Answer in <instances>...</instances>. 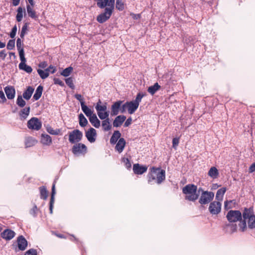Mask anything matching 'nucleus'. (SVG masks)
Wrapping results in <instances>:
<instances>
[{
    "label": "nucleus",
    "instance_id": "a211bd4d",
    "mask_svg": "<svg viewBox=\"0 0 255 255\" xmlns=\"http://www.w3.org/2000/svg\"><path fill=\"white\" fill-rule=\"evenodd\" d=\"M34 6L27 5H26V10L28 15L31 17V18L34 20H37L38 18V16L36 14V11L33 9Z\"/></svg>",
    "mask_w": 255,
    "mask_h": 255
},
{
    "label": "nucleus",
    "instance_id": "473e14b6",
    "mask_svg": "<svg viewBox=\"0 0 255 255\" xmlns=\"http://www.w3.org/2000/svg\"><path fill=\"white\" fill-rule=\"evenodd\" d=\"M79 125L82 127H85L88 123L87 120L82 113L79 115Z\"/></svg>",
    "mask_w": 255,
    "mask_h": 255
},
{
    "label": "nucleus",
    "instance_id": "a18cd8bd",
    "mask_svg": "<svg viewBox=\"0 0 255 255\" xmlns=\"http://www.w3.org/2000/svg\"><path fill=\"white\" fill-rule=\"evenodd\" d=\"M47 131L53 135H58L60 133V130L59 129H53L51 127L47 128Z\"/></svg>",
    "mask_w": 255,
    "mask_h": 255
},
{
    "label": "nucleus",
    "instance_id": "69168bd1",
    "mask_svg": "<svg viewBox=\"0 0 255 255\" xmlns=\"http://www.w3.org/2000/svg\"><path fill=\"white\" fill-rule=\"evenodd\" d=\"M131 15H132V18L134 19H138L140 18V14H134V13H131Z\"/></svg>",
    "mask_w": 255,
    "mask_h": 255
},
{
    "label": "nucleus",
    "instance_id": "f704fd0d",
    "mask_svg": "<svg viewBox=\"0 0 255 255\" xmlns=\"http://www.w3.org/2000/svg\"><path fill=\"white\" fill-rule=\"evenodd\" d=\"M126 4L123 0H117L116 2V8L120 10L123 11L125 7Z\"/></svg>",
    "mask_w": 255,
    "mask_h": 255
},
{
    "label": "nucleus",
    "instance_id": "f03ea898",
    "mask_svg": "<svg viewBox=\"0 0 255 255\" xmlns=\"http://www.w3.org/2000/svg\"><path fill=\"white\" fill-rule=\"evenodd\" d=\"M182 192L186 194L185 199L192 201L196 200L199 196L197 193V187L194 184H188L183 187Z\"/></svg>",
    "mask_w": 255,
    "mask_h": 255
},
{
    "label": "nucleus",
    "instance_id": "a878e982",
    "mask_svg": "<svg viewBox=\"0 0 255 255\" xmlns=\"http://www.w3.org/2000/svg\"><path fill=\"white\" fill-rule=\"evenodd\" d=\"M30 113V107H26L23 109L19 113L21 120H25Z\"/></svg>",
    "mask_w": 255,
    "mask_h": 255
},
{
    "label": "nucleus",
    "instance_id": "79ce46f5",
    "mask_svg": "<svg viewBox=\"0 0 255 255\" xmlns=\"http://www.w3.org/2000/svg\"><path fill=\"white\" fill-rule=\"evenodd\" d=\"M72 71L73 68L72 67H69L63 70L61 73V74L64 77H67L70 75Z\"/></svg>",
    "mask_w": 255,
    "mask_h": 255
},
{
    "label": "nucleus",
    "instance_id": "4468645a",
    "mask_svg": "<svg viewBox=\"0 0 255 255\" xmlns=\"http://www.w3.org/2000/svg\"><path fill=\"white\" fill-rule=\"evenodd\" d=\"M18 248L20 251H24L27 246V242L22 236H19L17 239Z\"/></svg>",
    "mask_w": 255,
    "mask_h": 255
},
{
    "label": "nucleus",
    "instance_id": "72a5a7b5",
    "mask_svg": "<svg viewBox=\"0 0 255 255\" xmlns=\"http://www.w3.org/2000/svg\"><path fill=\"white\" fill-rule=\"evenodd\" d=\"M18 67L19 69L22 70L28 73H30L32 71V68L30 66L26 65V63L23 64H19Z\"/></svg>",
    "mask_w": 255,
    "mask_h": 255
},
{
    "label": "nucleus",
    "instance_id": "9b49d317",
    "mask_svg": "<svg viewBox=\"0 0 255 255\" xmlns=\"http://www.w3.org/2000/svg\"><path fill=\"white\" fill-rule=\"evenodd\" d=\"M138 106L133 101L127 102L122 108V113H124L127 109L129 114H133L138 108Z\"/></svg>",
    "mask_w": 255,
    "mask_h": 255
},
{
    "label": "nucleus",
    "instance_id": "603ef678",
    "mask_svg": "<svg viewBox=\"0 0 255 255\" xmlns=\"http://www.w3.org/2000/svg\"><path fill=\"white\" fill-rule=\"evenodd\" d=\"M45 70L48 72L49 73V72H51V73L53 74L56 71V67L52 65H50L48 68L46 69Z\"/></svg>",
    "mask_w": 255,
    "mask_h": 255
},
{
    "label": "nucleus",
    "instance_id": "774afa93",
    "mask_svg": "<svg viewBox=\"0 0 255 255\" xmlns=\"http://www.w3.org/2000/svg\"><path fill=\"white\" fill-rule=\"evenodd\" d=\"M20 57V63L19 64H25V62H26V59L24 57V56H19Z\"/></svg>",
    "mask_w": 255,
    "mask_h": 255
},
{
    "label": "nucleus",
    "instance_id": "f3484780",
    "mask_svg": "<svg viewBox=\"0 0 255 255\" xmlns=\"http://www.w3.org/2000/svg\"><path fill=\"white\" fill-rule=\"evenodd\" d=\"M15 234L13 231L10 229H6L1 233V237L6 240H10L14 237Z\"/></svg>",
    "mask_w": 255,
    "mask_h": 255
},
{
    "label": "nucleus",
    "instance_id": "c03bdc74",
    "mask_svg": "<svg viewBox=\"0 0 255 255\" xmlns=\"http://www.w3.org/2000/svg\"><path fill=\"white\" fill-rule=\"evenodd\" d=\"M55 183L53 184L52 187V192H51V199L50 201V205H53L54 202V195L55 194Z\"/></svg>",
    "mask_w": 255,
    "mask_h": 255
},
{
    "label": "nucleus",
    "instance_id": "e433bc0d",
    "mask_svg": "<svg viewBox=\"0 0 255 255\" xmlns=\"http://www.w3.org/2000/svg\"><path fill=\"white\" fill-rule=\"evenodd\" d=\"M95 1H96L97 6L101 8H103L107 6V3L108 2H110V0H94Z\"/></svg>",
    "mask_w": 255,
    "mask_h": 255
},
{
    "label": "nucleus",
    "instance_id": "ea45409f",
    "mask_svg": "<svg viewBox=\"0 0 255 255\" xmlns=\"http://www.w3.org/2000/svg\"><path fill=\"white\" fill-rule=\"evenodd\" d=\"M41 198L44 200L46 199L48 196V191L44 187H40Z\"/></svg>",
    "mask_w": 255,
    "mask_h": 255
},
{
    "label": "nucleus",
    "instance_id": "f8f14e48",
    "mask_svg": "<svg viewBox=\"0 0 255 255\" xmlns=\"http://www.w3.org/2000/svg\"><path fill=\"white\" fill-rule=\"evenodd\" d=\"M41 127L42 123L37 118H32L27 122V127L31 129L38 130Z\"/></svg>",
    "mask_w": 255,
    "mask_h": 255
},
{
    "label": "nucleus",
    "instance_id": "9d476101",
    "mask_svg": "<svg viewBox=\"0 0 255 255\" xmlns=\"http://www.w3.org/2000/svg\"><path fill=\"white\" fill-rule=\"evenodd\" d=\"M87 150V146L84 144L78 142L75 144L72 148V151L75 155L85 154Z\"/></svg>",
    "mask_w": 255,
    "mask_h": 255
},
{
    "label": "nucleus",
    "instance_id": "052dcab7",
    "mask_svg": "<svg viewBox=\"0 0 255 255\" xmlns=\"http://www.w3.org/2000/svg\"><path fill=\"white\" fill-rule=\"evenodd\" d=\"M6 53L5 50H3L0 52V58L4 60L6 56Z\"/></svg>",
    "mask_w": 255,
    "mask_h": 255
},
{
    "label": "nucleus",
    "instance_id": "b1692460",
    "mask_svg": "<svg viewBox=\"0 0 255 255\" xmlns=\"http://www.w3.org/2000/svg\"><path fill=\"white\" fill-rule=\"evenodd\" d=\"M34 91V88L31 86H29L27 87V89L24 92L23 94V98L28 100H29Z\"/></svg>",
    "mask_w": 255,
    "mask_h": 255
},
{
    "label": "nucleus",
    "instance_id": "09e8293b",
    "mask_svg": "<svg viewBox=\"0 0 255 255\" xmlns=\"http://www.w3.org/2000/svg\"><path fill=\"white\" fill-rule=\"evenodd\" d=\"M234 200L226 201L224 203V208L226 210H228L233 208V206L231 204Z\"/></svg>",
    "mask_w": 255,
    "mask_h": 255
},
{
    "label": "nucleus",
    "instance_id": "393cba45",
    "mask_svg": "<svg viewBox=\"0 0 255 255\" xmlns=\"http://www.w3.org/2000/svg\"><path fill=\"white\" fill-rule=\"evenodd\" d=\"M41 142L45 145H49L52 143V139L50 135L45 134L41 135Z\"/></svg>",
    "mask_w": 255,
    "mask_h": 255
},
{
    "label": "nucleus",
    "instance_id": "680f3d73",
    "mask_svg": "<svg viewBox=\"0 0 255 255\" xmlns=\"http://www.w3.org/2000/svg\"><path fill=\"white\" fill-rule=\"evenodd\" d=\"M47 62L45 61H43L39 64L38 66L41 68H45L47 67Z\"/></svg>",
    "mask_w": 255,
    "mask_h": 255
},
{
    "label": "nucleus",
    "instance_id": "7c9ffc66",
    "mask_svg": "<svg viewBox=\"0 0 255 255\" xmlns=\"http://www.w3.org/2000/svg\"><path fill=\"white\" fill-rule=\"evenodd\" d=\"M121 134L119 130L115 131L110 139L111 144H115L119 138H120Z\"/></svg>",
    "mask_w": 255,
    "mask_h": 255
},
{
    "label": "nucleus",
    "instance_id": "bb28decb",
    "mask_svg": "<svg viewBox=\"0 0 255 255\" xmlns=\"http://www.w3.org/2000/svg\"><path fill=\"white\" fill-rule=\"evenodd\" d=\"M226 191V188L225 187L219 189L216 195V199L218 201H221L223 200L224 195Z\"/></svg>",
    "mask_w": 255,
    "mask_h": 255
},
{
    "label": "nucleus",
    "instance_id": "4d7b16f0",
    "mask_svg": "<svg viewBox=\"0 0 255 255\" xmlns=\"http://www.w3.org/2000/svg\"><path fill=\"white\" fill-rule=\"evenodd\" d=\"M123 161L127 168H129L131 167V163L128 158H123Z\"/></svg>",
    "mask_w": 255,
    "mask_h": 255
},
{
    "label": "nucleus",
    "instance_id": "f257e3e1",
    "mask_svg": "<svg viewBox=\"0 0 255 255\" xmlns=\"http://www.w3.org/2000/svg\"><path fill=\"white\" fill-rule=\"evenodd\" d=\"M244 220L239 224L240 230L244 232L247 229V223H248V227L251 229L255 228V215L253 214V210L252 208H245L243 213Z\"/></svg>",
    "mask_w": 255,
    "mask_h": 255
},
{
    "label": "nucleus",
    "instance_id": "5fc2aeb1",
    "mask_svg": "<svg viewBox=\"0 0 255 255\" xmlns=\"http://www.w3.org/2000/svg\"><path fill=\"white\" fill-rule=\"evenodd\" d=\"M75 98L77 100H78L80 102V103L81 104L82 103H85L84 102V99L82 97V95H80V94H75V96H74Z\"/></svg>",
    "mask_w": 255,
    "mask_h": 255
},
{
    "label": "nucleus",
    "instance_id": "13d9d810",
    "mask_svg": "<svg viewBox=\"0 0 255 255\" xmlns=\"http://www.w3.org/2000/svg\"><path fill=\"white\" fill-rule=\"evenodd\" d=\"M54 84H58L60 86H63L64 84L63 81H62L60 79L58 78H54Z\"/></svg>",
    "mask_w": 255,
    "mask_h": 255
},
{
    "label": "nucleus",
    "instance_id": "37998d69",
    "mask_svg": "<svg viewBox=\"0 0 255 255\" xmlns=\"http://www.w3.org/2000/svg\"><path fill=\"white\" fill-rule=\"evenodd\" d=\"M17 105L20 107H23L26 104L25 101L22 99L21 96H18L17 100H16Z\"/></svg>",
    "mask_w": 255,
    "mask_h": 255
},
{
    "label": "nucleus",
    "instance_id": "a19ab883",
    "mask_svg": "<svg viewBox=\"0 0 255 255\" xmlns=\"http://www.w3.org/2000/svg\"><path fill=\"white\" fill-rule=\"evenodd\" d=\"M37 73L40 76V78L42 79H46L49 76V73L47 71L42 70L41 69H38Z\"/></svg>",
    "mask_w": 255,
    "mask_h": 255
},
{
    "label": "nucleus",
    "instance_id": "412c9836",
    "mask_svg": "<svg viewBox=\"0 0 255 255\" xmlns=\"http://www.w3.org/2000/svg\"><path fill=\"white\" fill-rule=\"evenodd\" d=\"M126 141L123 138H121L119 140L118 143L116 145V149L118 151L119 153H121L125 146Z\"/></svg>",
    "mask_w": 255,
    "mask_h": 255
},
{
    "label": "nucleus",
    "instance_id": "c756f323",
    "mask_svg": "<svg viewBox=\"0 0 255 255\" xmlns=\"http://www.w3.org/2000/svg\"><path fill=\"white\" fill-rule=\"evenodd\" d=\"M81 109L84 114L89 118L93 115V111L85 105V103H81Z\"/></svg>",
    "mask_w": 255,
    "mask_h": 255
},
{
    "label": "nucleus",
    "instance_id": "3c124183",
    "mask_svg": "<svg viewBox=\"0 0 255 255\" xmlns=\"http://www.w3.org/2000/svg\"><path fill=\"white\" fill-rule=\"evenodd\" d=\"M179 142V138H174L172 140V146L174 148L176 149V146L178 145Z\"/></svg>",
    "mask_w": 255,
    "mask_h": 255
},
{
    "label": "nucleus",
    "instance_id": "c9c22d12",
    "mask_svg": "<svg viewBox=\"0 0 255 255\" xmlns=\"http://www.w3.org/2000/svg\"><path fill=\"white\" fill-rule=\"evenodd\" d=\"M23 10L24 9L21 6L18 7L17 9L16 18L18 22L21 21L22 19Z\"/></svg>",
    "mask_w": 255,
    "mask_h": 255
},
{
    "label": "nucleus",
    "instance_id": "0e129e2a",
    "mask_svg": "<svg viewBox=\"0 0 255 255\" xmlns=\"http://www.w3.org/2000/svg\"><path fill=\"white\" fill-rule=\"evenodd\" d=\"M131 123V118H129L127 120L125 123V127H128L129 125H130Z\"/></svg>",
    "mask_w": 255,
    "mask_h": 255
},
{
    "label": "nucleus",
    "instance_id": "7ed1b4c3",
    "mask_svg": "<svg viewBox=\"0 0 255 255\" xmlns=\"http://www.w3.org/2000/svg\"><path fill=\"white\" fill-rule=\"evenodd\" d=\"M151 174L149 177L148 182L156 180L158 184L161 183L165 178V171L160 168L152 167L151 169Z\"/></svg>",
    "mask_w": 255,
    "mask_h": 255
},
{
    "label": "nucleus",
    "instance_id": "5701e85b",
    "mask_svg": "<svg viewBox=\"0 0 255 255\" xmlns=\"http://www.w3.org/2000/svg\"><path fill=\"white\" fill-rule=\"evenodd\" d=\"M103 121L102 122V126L103 129L104 131H109L112 128V125L110 123V119L109 118L105 119V120H103Z\"/></svg>",
    "mask_w": 255,
    "mask_h": 255
},
{
    "label": "nucleus",
    "instance_id": "338daca9",
    "mask_svg": "<svg viewBox=\"0 0 255 255\" xmlns=\"http://www.w3.org/2000/svg\"><path fill=\"white\" fill-rule=\"evenodd\" d=\"M20 57V63L19 64H25V62H26V59L24 57V56H19Z\"/></svg>",
    "mask_w": 255,
    "mask_h": 255
},
{
    "label": "nucleus",
    "instance_id": "e2e57ef3",
    "mask_svg": "<svg viewBox=\"0 0 255 255\" xmlns=\"http://www.w3.org/2000/svg\"><path fill=\"white\" fill-rule=\"evenodd\" d=\"M255 171V162L253 163L249 167V172L252 173Z\"/></svg>",
    "mask_w": 255,
    "mask_h": 255
},
{
    "label": "nucleus",
    "instance_id": "6e6d98bb",
    "mask_svg": "<svg viewBox=\"0 0 255 255\" xmlns=\"http://www.w3.org/2000/svg\"><path fill=\"white\" fill-rule=\"evenodd\" d=\"M37 211V208L36 205H34V206L30 210V214L33 216H35L36 215Z\"/></svg>",
    "mask_w": 255,
    "mask_h": 255
},
{
    "label": "nucleus",
    "instance_id": "ddd939ff",
    "mask_svg": "<svg viewBox=\"0 0 255 255\" xmlns=\"http://www.w3.org/2000/svg\"><path fill=\"white\" fill-rule=\"evenodd\" d=\"M96 135V130L93 128H91L85 133L86 137L88 140L91 143H93L95 141Z\"/></svg>",
    "mask_w": 255,
    "mask_h": 255
},
{
    "label": "nucleus",
    "instance_id": "bf43d9fd",
    "mask_svg": "<svg viewBox=\"0 0 255 255\" xmlns=\"http://www.w3.org/2000/svg\"><path fill=\"white\" fill-rule=\"evenodd\" d=\"M22 45V41H21L20 38H18L16 41V46H17V50H19L20 49H23L22 48H21Z\"/></svg>",
    "mask_w": 255,
    "mask_h": 255
},
{
    "label": "nucleus",
    "instance_id": "2eb2a0df",
    "mask_svg": "<svg viewBox=\"0 0 255 255\" xmlns=\"http://www.w3.org/2000/svg\"><path fill=\"white\" fill-rule=\"evenodd\" d=\"M4 92L6 95L7 99L12 100L15 97V89L13 86H6L4 89Z\"/></svg>",
    "mask_w": 255,
    "mask_h": 255
},
{
    "label": "nucleus",
    "instance_id": "4c0bfd02",
    "mask_svg": "<svg viewBox=\"0 0 255 255\" xmlns=\"http://www.w3.org/2000/svg\"><path fill=\"white\" fill-rule=\"evenodd\" d=\"M145 95V93L139 92L137 94L135 99L132 101L139 106V103L141 102L142 98Z\"/></svg>",
    "mask_w": 255,
    "mask_h": 255
},
{
    "label": "nucleus",
    "instance_id": "423d86ee",
    "mask_svg": "<svg viewBox=\"0 0 255 255\" xmlns=\"http://www.w3.org/2000/svg\"><path fill=\"white\" fill-rule=\"evenodd\" d=\"M83 137V133L79 129H74L69 133V141L71 143L79 142Z\"/></svg>",
    "mask_w": 255,
    "mask_h": 255
},
{
    "label": "nucleus",
    "instance_id": "8fccbe9b",
    "mask_svg": "<svg viewBox=\"0 0 255 255\" xmlns=\"http://www.w3.org/2000/svg\"><path fill=\"white\" fill-rule=\"evenodd\" d=\"M25 255H37V251L33 249H30L26 252Z\"/></svg>",
    "mask_w": 255,
    "mask_h": 255
},
{
    "label": "nucleus",
    "instance_id": "aec40b11",
    "mask_svg": "<svg viewBox=\"0 0 255 255\" xmlns=\"http://www.w3.org/2000/svg\"><path fill=\"white\" fill-rule=\"evenodd\" d=\"M126 117L125 116H119L116 118L113 122L114 127H120L126 120Z\"/></svg>",
    "mask_w": 255,
    "mask_h": 255
},
{
    "label": "nucleus",
    "instance_id": "6ab92c4d",
    "mask_svg": "<svg viewBox=\"0 0 255 255\" xmlns=\"http://www.w3.org/2000/svg\"><path fill=\"white\" fill-rule=\"evenodd\" d=\"M122 103V102L121 101H117L115 102L112 106L111 108V115L112 116H116L119 113L120 108Z\"/></svg>",
    "mask_w": 255,
    "mask_h": 255
},
{
    "label": "nucleus",
    "instance_id": "6e6552de",
    "mask_svg": "<svg viewBox=\"0 0 255 255\" xmlns=\"http://www.w3.org/2000/svg\"><path fill=\"white\" fill-rule=\"evenodd\" d=\"M222 204L221 201H214L210 203L208 209L213 215H218L221 211Z\"/></svg>",
    "mask_w": 255,
    "mask_h": 255
},
{
    "label": "nucleus",
    "instance_id": "49530a36",
    "mask_svg": "<svg viewBox=\"0 0 255 255\" xmlns=\"http://www.w3.org/2000/svg\"><path fill=\"white\" fill-rule=\"evenodd\" d=\"M66 84L71 89H73L75 87L73 84V81L71 77L65 79Z\"/></svg>",
    "mask_w": 255,
    "mask_h": 255
},
{
    "label": "nucleus",
    "instance_id": "cd10ccee",
    "mask_svg": "<svg viewBox=\"0 0 255 255\" xmlns=\"http://www.w3.org/2000/svg\"><path fill=\"white\" fill-rule=\"evenodd\" d=\"M160 88V86L158 83H155L153 86H150L147 89V91L151 95H154Z\"/></svg>",
    "mask_w": 255,
    "mask_h": 255
},
{
    "label": "nucleus",
    "instance_id": "39448f33",
    "mask_svg": "<svg viewBox=\"0 0 255 255\" xmlns=\"http://www.w3.org/2000/svg\"><path fill=\"white\" fill-rule=\"evenodd\" d=\"M101 103V101L99 100L97 103L95 109L99 118L101 120H105L109 118V113L107 111V106L106 105H102Z\"/></svg>",
    "mask_w": 255,
    "mask_h": 255
},
{
    "label": "nucleus",
    "instance_id": "864d4df0",
    "mask_svg": "<svg viewBox=\"0 0 255 255\" xmlns=\"http://www.w3.org/2000/svg\"><path fill=\"white\" fill-rule=\"evenodd\" d=\"M6 101L4 93L0 91V102L4 103Z\"/></svg>",
    "mask_w": 255,
    "mask_h": 255
},
{
    "label": "nucleus",
    "instance_id": "c85d7f7f",
    "mask_svg": "<svg viewBox=\"0 0 255 255\" xmlns=\"http://www.w3.org/2000/svg\"><path fill=\"white\" fill-rule=\"evenodd\" d=\"M208 174L213 179H215L217 178L219 175V171L216 167H212L209 170Z\"/></svg>",
    "mask_w": 255,
    "mask_h": 255
},
{
    "label": "nucleus",
    "instance_id": "20e7f679",
    "mask_svg": "<svg viewBox=\"0 0 255 255\" xmlns=\"http://www.w3.org/2000/svg\"><path fill=\"white\" fill-rule=\"evenodd\" d=\"M114 4H111L110 2L107 3L108 7L105 9L104 12L101 13L97 17V20L99 22L103 23L110 18L114 9Z\"/></svg>",
    "mask_w": 255,
    "mask_h": 255
},
{
    "label": "nucleus",
    "instance_id": "de8ad7c7",
    "mask_svg": "<svg viewBox=\"0 0 255 255\" xmlns=\"http://www.w3.org/2000/svg\"><path fill=\"white\" fill-rule=\"evenodd\" d=\"M15 46V40L11 39L9 40L7 44L6 47L8 50H12L14 48Z\"/></svg>",
    "mask_w": 255,
    "mask_h": 255
},
{
    "label": "nucleus",
    "instance_id": "58836bf2",
    "mask_svg": "<svg viewBox=\"0 0 255 255\" xmlns=\"http://www.w3.org/2000/svg\"><path fill=\"white\" fill-rule=\"evenodd\" d=\"M37 143V141L33 138L28 137L25 141V145L26 147H30L35 145Z\"/></svg>",
    "mask_w": 255,
    "mask_h": 255
},
{
    "label": "nucleus",
    "instance_id": "0eeeda50",
    "mask_svg": "<svg viewBox=\"0 0 255 255\" xmlns=\"http://www.w3.org/2000/svg\"><path fill=\"white\" fill-rule=\"evenodd\" d=\"M226 217L229 222H236L242 220V214L238 210H230L228 212Z\"/></svg>",
    "mask_w": 255,
    "mask_h": 255
},
{
    "label": "nucleus",
    "instance_id": "2f4dec72",
    "mask_svg": "<svg viewBox=\"0 0 255 255\" xmlns=\"http://www.w3.org/2000/svg\"><path fill=\"white\" fill-rule=\"evenodd\" d=\"M42 91L43 87L41 85L38 86L33 95V99L36 101L39 100L42 95Z\"/></svg>",
    "mask_w": 255,
    "mask_h": 255
},
{
    "label": "nucleus",
    "instance_id": "1a4fd4ad",
    "mask_svg": "<svg viewBox=\"0 0 255 255\" xmlns=\"http://www.w3.org/2000/svg\"><path fill=\"white\" fill-rule=\"evenodd\" d=\"M214 197V193L212 192L203 191L201 194L199 202L201 204L205 205L209 203Z\"/></svg>",
    "mask_w": 255,
    "mask_h": 255
},
{
    "label": "nucleus",
    "instance_id": "4be33fe9",
    "mask_svg": "<svg viewBox=\"0 0 255 255\" xmlns=\"http://www.w3.org/2000/svg\"><path fill=\"white\" fill-rule=\"evenodd\" d=\"M89 121L91 124L96 128H99L100 127L101 123L96 114H93V115L89 118Z\"/></svg>",
    "mask_w": 255,
    "mask_h": 255
},
{
    "label": "nucleus",
    "instance_id": "dca6fc26",
    "mask_svg": "<svg viewBox=\"0 0 255 255\" xmlns=\"http://www.w3.org/2000/svg\"><path fill=\"white\" fill-rule=\"evenodd\" d=\"M147 167L146 166H141L139 164H135L133 166V170L135 174H142L147 171Z\"/></svg>",
    "mask_w": 255,
    "mask_h": 255
}]
</instances>
